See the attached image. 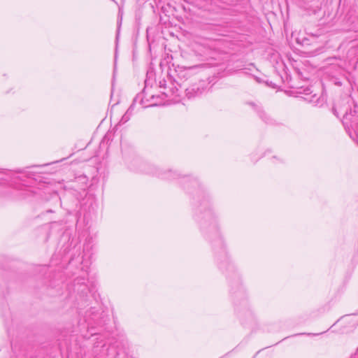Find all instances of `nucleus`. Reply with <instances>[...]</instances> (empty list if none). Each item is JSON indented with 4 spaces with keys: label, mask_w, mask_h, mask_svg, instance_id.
I'll return each instance as SVG.
<instances>
[{
    "label": "nucleus",
    "mask_w": 358,
    "mask_h": 358,
    "mask_svg": "<svg viewBox=\"0 0 358 358\" xmlns=\"http://www.w3.org/2000/svg\"><path fill=\"white\" fill-rule=\"evenodd\" d=\"M261 117H262V119H264V120H265L267 123H269V122H268V120H269V118H268V117H267V116H266V115L265 113H263L262 115H261Z\"/></svg>",
    "instance_id": "20e7f679"
},
{
    "label": "nucleus",
    "mask_w": 358,
    "mask_h": 358,
    "mask_svg": "<svg viewBox=\"0 0 358 358\" xmlns=\"http://www.w3.org/2000/svg\"><path fill=\"white\" fill-rule=\"evenodd\" d=\"M334 115H336V113L334 110Z\"/></svg>",
    "instance_id": "39448f33"
},
{
    "label": "nucleus",
    "mask_w": 358,
    "mask_h": 358,
    "mask_svg": "<svg viewBox=\"0 0 358 358\" xmlns=\"http://www.w3.org/2000/svg\"><path fill=\"white\" fill-rule=\"evenodd\" d=\"M334 115H336V113L334 110Z\"/></svg>",
    "instance_id": "423d86ee"
},
{
    "label": "nucleus",
    "mask_w": 358,
    "mask_h": 358,
    "mask_svg": "<svg viewBox=\"0 0 358 358\" xmlns=\"http://www.w3.org/2000/svg\"><path fill=\"white\" fill-rule=\"evenodd\" d=\"M128 120H129V116H128V115H127V113H126V114H124V115H123V117H122V120H120V122H123V123H124V122H127V121H128Z\"/></svg>",
    "instance_id": "7ed1b4c3"
},
{
    "label": "nucleus",
    "mask_w": 358,
    "mask_h": 358,
    "mask_svg": "<svg viewBox=\"0 0 358 358\" xmlns=\"http://www.w3.org/2000/svg\"><path fill=\"white\" fill-rule=\"evenodd\" d=\"M203 92V89H200L199 87L193 85L190 87L185 89L186 95L188 98H192L201 94Z\"/></svg>",
    "instance_id": "f257e3e1"
},
{
    "label": "nucleus",
    "mask_w": 358,
    "mask_h": 358,
    "mask_svg": "<svg viewBox=\"0 0 358 358\" xmlns=\"http://www.w3.org/2000/svg\"><path fill=\"white\" fill-rule=\"evenodd\" d=\"M164 94L166 95V96H171V95H173V96H180V94H179V89L177 88V87H170L169 90L168 92H164Z\"/></svg>",
    "instance_id": "f03ea898"
}]
</instances>
